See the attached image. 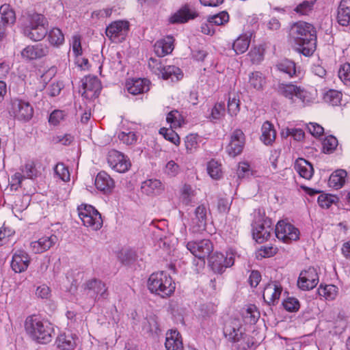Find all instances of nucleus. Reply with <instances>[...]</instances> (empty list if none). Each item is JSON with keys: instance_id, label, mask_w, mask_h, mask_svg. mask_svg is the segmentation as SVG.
Listing matches in <instances>:
<instances>
[{"instance_id": "obj_1", "label": "nucleus", "mask_w": 350, "mask_h": 350, "mask_svg": "<svg viewBox=\"0 0 350 350\" xmlns=\"http://www.w3.org/2000/svg\"><path fill=\"white\" fill-rule=\"evenodd\" d=\"M296 51L306 57L311 56L317 48V31L310 23L299 21L294 23L289 32Z\"/></svg>"}, {"instance_id": "obj_2", "label": "nucleus", "mask_w": 350, "mask_h": 350, "mask_svg": "<svg viewBox=\"0 0 350 350\" xmlns=\"http://www.w3.org/2000/svg\"><path fill=\"white\" fill-rule=\"evenodd\" d=\"M25 329L27 335L35 342L40 344L50 342L54 335L53 325L46 319L31 315L25 321Z\"/></svg>"}, {"instance_id": "obj_3", "label": "nucleus", "mask_w": 350, "mask_h": 350, "mask_svg": "<svg viewBox=\"0 0 350 350\" xmlns=\"http://www.w3.org/2000/svg\"><path fill=\"white\" fill-rule=\"evenodd\" d=\"M22 29L23 34L33 41L42 40L48 33V21L40 14L28 13L23 16Z\"/></svg>"}, {"instance_id": "obj_4", "label": "nucleus", "mask_w": 350, "mask_h": 350, "mask_svg": "<svg viewBox=\"0 0 350 350\" xmlns=\"http://www.w3.org/2000/svg\"><path fill=\"white\" fill-rule=\"evenodd\" d=\"M150 291L163 298L171 296L176 289V284L172 277L164 271L152 273L148 280Z\"/></svg>"}, {"instance_id": "obj_5", "label": "nucleus", "mask_w": 350, "mask_h": 350, "mask_svg": "<svg viewBox=\"0 0 350 350\" xmlns=\"http://www.w3.org/2000/svg\"><path fill=\"white\" fill-rule=\"evenodd\" d=\"M254 222L252 224L253 239L258 243L267 241L271 232V221L265 217V211L260 208L254 212Z\"/></svg>"}, {"instance_id": "obj_6", "label": "nucleus", "mask_w": 350, "mask_h": 350, "mask_svg": "<svg viewBox=\"0 0 350 350\" xmlns=\"http://www.w3.org/2000/svg\"><path fill=\"white\" fill-rule=\"evenodd\" d=\"M224 334L230 341L241 342L240 345L244 350H247L254 345V342L250 337L243 336L242 327L239 321L234 320L225 325Z\"/></svg>"}, {"instance_id": "obj_7", "label": "nucleus", "mask_w": 350, "mask_h": 350, "mask_svg": "<svg viewBox=\"0 0 350 350\" xmlns=\"http://www.w3.org/2000/svg\"><path fill=\"white\" fill-rule=\"evenodd\" d=\"M79 216L83 225L93 230H99L103 226L100 213L92 206L82 204L78 207Z\"/></svg>"}, {"instance_id": "obj_8", "label": "nucleus", "mask_w": 350, "mask_h": 350, "mask_svg": "<svg viewBox=\"0 0 350 350\" xmlns=\"http://www.w3.org/2000/svg\"><path fill=\"white\" fill-rule=\"evenodd\" d=\"M8 109L11 116L20 121L28 122L33 115V108L31 105L21 99L12 100Z\"/></svg>"}, {"instance_id": "obj_9", "label": "nucleus", "mask_w": 350, "mask_h": 350, "mask_svg": "<svg viewBox=\"0 0 350 350\" xmlns=\"http://www.w3.org/2000/svg\"><path fill=\"white\" fill-rule=\"evenodd\" d=\"M84 292L94 303L96 300L106 299L108 296L105 284L99 279L91 278L83 284Z\"/></svg>"}, {"instance_id": "obj_10", "label": "nucleus", "mask_w": 350, "mask_h": 350, "mask_svg": "<svg viewBox=\"0 0 350 350\" xmlns=\"http://www.w3.org/2000/svg\"><path fill=\"white\" fill-rule=\"evenodd\" d=\"M276 237L284 243H288L299 238V230L293 224L284 220L279 221L275 226Z\"/></svg>"}, {"instance_id": "obj_11", "label": "nucleus", "mask_w": 350, "mask_h": 350, "mask_svg": "<svg viewBox=\"0 0 350 350\" xmlns=\"http://www.w3.org/2000/svg\"><path fill=\"white\" fill-rule=\"evenodd\" d=\"M107 162L112 170L119 173L127 172L131 166L129 158L116 150H111L109 152Z\"/></svg>"}, {"instance_id": "obj_12", "label": "nucleus", "mask_w": 350, "mask_h": 350, "mask_svg": "<svg viewBox=\"0 0 350 350\" xmlns=\"http://www.w3.org/2000/svg\"><path fill=\"white\" fill-rule=\"evenodd\" d=\"M234 258L232 254H224L221 252L214 253L209 259V265L215 273H222L226 269L234 265Z\"/></svg>"}, {"instance_id": "obj_13", "label": "nucleus", "mask_w": 350, "mask_h": 350, "mask_svg": "<svg viewBox=\"0 0 350 350\" xmlns=\"http://www.w3.org/2000/svg\"><path fill=\"white\" fill-rule=\"evenodd\" d=\"M129 30V23L126 21H116L109 24L105 31L106 36L115 42L124 40Z\"/></svg>"}, {"instance_id": "obj_14", "label": "nucleus", "mask_w": 350, "mask_h": 350, "mask_svg": "<svg viewBox=\"0 0 350 350\" xmlns=\"http://www.w3.org/2000/svg\"><path fill=\"white\" fill-rule=\"evenodd\" d=\"M186 247L190 252L200 260H204L213 250V245L209 239L189 241Z\"/></svg>"}, {"instance_id": "obj_15", "label": "nucleus", "mask_w": 350, "mask_h": 350, "mask_svg": "<svg viewBox=\"0 0 350 350\" xmlns=\"http://www.w3.org/2000/svg\"><path fill=\"white\" fill-rule=\"evenodd\" d=\"M319 282V275L316 269L309 267L301 272L298 281V286L304 291L314 288Z\"/></svg>"}, {"instance_id": "obj_16", "label": "nucleus", "mask_w": 350, "mask_h": 350, "mask_svg": "<svg viewBox=\"0 0 350 350\" xmlns=\"http://www.w3.org/2000/svg\"><path fill=\"white\" fill-rule=\"evenodd\" d=\"M245 144V135L241 129H235L230 137V141L226 147L228 154L232 157L241 154Z\"/></svg>"}, {"instance_id": "obj_17", "label": "nucleus", "mask_w": 350, "mask_h": 350, "mask_svg": "<svg viewBox=\"0 0 350 350\" xmlns=\"http://www.w3.org/2000/svg\"><path fill=\"white\" fill-rule=\"evenodd\" d=\"M83 96L88 99L97 98L102 89L100 80L96 77H86L83 82Z\"/></svg>"}, {"instance_id": "obj_18", "label": "nucleus", "mask_w": 350, "mask_h": 350, "mask_svg": "<svg viewBox=\"0 0 350 350\" xmlns=\"http://www.w3.org/2000/svg\"><path fill=\"white\" fill-rule=\"evenodd\" d=\"M50 48L44 43H38L35 45L26 46L21 52L23 58L28 60L40 59L49 53Z\"/></svg>"}, {"instance_id": "obj_19", "label": "nucleus", "mask_w": 350, "mask_h": 350, "mask_svg": "<svg viewBox=\"0 0 350 350\" xmlns=\"http://www.w3.org/2000/svg\"><path fill=\"white\" fill-rule=\"evenodd\" d=\"M208 208L204 204L199 205L191 217V228L193 232H200L205 230L207 222Z\"/></svg>"}, {"instance_id": "obj_20", "label": "nucleus", "mask_w": 350, "mask_h": 350, "mask_svg": "<svg viewBox=\"0 0 350 350\" xmlns=\"http://www.w3.org/2000/svg\"><path fill=\"white\" fill-rule=\"evenodd\" d=\"M58 241L56 235L51 234L44 235L38 240L32 241L30 244L32 252L35 254H42L53 247Z\"/></svg>"}, {"instance_id": "obj_21", "label": "nucleus", "mask_w": 350, "mask_h": 350, "mask_svg": "<svg viewBox=\"0 0 350 350\" xmlns=\"http://www.w3.org/2000/svg\"><path fill=\"white\" fill-rule=\"evenodd\" d=\"M198 16V12L192 6L185 4L171 16L170 22L172 24L185 23L191 19L196 18Z\"/></svg>"}, {"instance_id": "obj_22", "label": "nucleus", "mask_w": 350, "mask_h": 350, "mask_svg": "<svg viewBox=\"0 0 350 350\" xmlns=\"http://www.w3.org/2000/svg\"><path fill=\"white\" fill-rule=\"evenodd\" d=\"M282 291V287L278 282H271L267 284L264 288L263 299L269 306L275 305L278 303Z\"/></svg>"}, {"instance_id": "obj_23", "label": "nucleus", "mask_w": 350, "mask_h": 350, "mask_svg": "<svg viewBox=\"0 0 350 350\" xmlns=\"http://www.w3.org/2000/svg\"><path fill=\"white\" fill-rule=\"evenodd\" d=\"M31 262L29 255L24 250H18L12 256L11 267L15 273L25 271Z\"/></svg>"}, {"instance_id": "obj_24", "label": "nucleus", "mask_w": 350, "mask_h": 350, "mask_svg": "<svg viewBox=\"0 0 350 350\" xmlns=\"http://www.w3.org/2000/svg\"><path fill=\"white\" fill-rule=\"evenodd\" d=\"M174 39L167 36L157 40L154 45V51L159 57H164L171 53L174 49Z\"/></svg>"}, {"instance_id": "obj_25", "label": "nucleus", "mask_w": 350, "mask_h": 350, "mask_svg": "<svg viewBox=\"0 0 350 350\" xmlns=\"http://www.w3.org/2000/svg\"><path fill=\"white\" fill-rule=\"evenodd\" d=\"M142 192L148 196H158L165 189L164 185L158 179H148L142 184Z\"/></svg>"}, {"instance_id": "obj_26", "label": "nucleus", "mask_w": 350, "mask_h": 350, "mask_svg": "<svg viewBox=\"0 0 350 350\" xmlns=\"http://www.w3.org/2000/svg\"><path fill=\"white\" fill-rule=\"evenodd\" d=\"M165 347L166 350H183L182 338L178 331L172 329L166 333Z\"/></svg>"}, {"instance_id": "obj_27", "label": "nucleus", "mask_w": 350, "mask_h": 350, "mask_svg": "<svg viewBox=\"0 0 350 350\" xmlns=\"http://www.w3.org/2000/svg\"><path fill=\"white\" fill-rule=\"evenodd\" d=\"M336 19L340 25L346 27L350 24V0H341Z\"/></svg>"}, {"instance_id": "obj_28", "label": "nucleus", "mask_w": 350, "mask_h": 350, "mask_svg": "<svg viewBox=\"0 0 350 350\" xmlns=\"http://www.w3.org/2000/svg\"><path fill=\"white\" fill-rule=\"evenodd\" d=\"M95 185L101 191L110 192L114 187V181L105 172H100L96 177Z\"/></svg>"}, {"instance_id": "obj_29", "label": "nucleus", "mask_w": 350, "mask_h": 350, "mask_svg": "<svg viewBox=\"0 0 350 350\" xmlns=\"http://www.w3.org/2000/svg\"><path fill=\"white\" fill-rule=\"evenodd\" d=\"M295 98L296 103L301 107L310 105L313 103L316 99L315 91L310 92L304 88L298 86V91L296 92Z\"/></svg>"}, {"instance_id": "obj_30", "label": "nucleus", "mask_w": 350, "mask_h": 350, "mask_svg": "<svg viewBox=\"0 0 350 350\" xmlns=\"http://www.w3.org/2000/svg\"><path fill=\"white\" fill-rule=\"evenodd\" d=\"M295 170L302 178L310 180L314 174V169L310 163L304 159L299 158L295 161Z\"/></svg>"}, {"instance_id": "obj_31", "label": "nucleus", "mask_w": 350, "mask_h": 350, "mask_svg": "<svg viewBox=\"0 0 350 350\" xmlns=\"http://www.w3.org/2000/svg\"><path fill=\"white\" fill-rule=\"evenodd\" d=\"M150 81L146 79H133L127 83L128 92L133 95H137L149 90Z\"/></svg>"}, {"instance_id": "obj_32", "label": "nucleus", "mask_w": 350, "mask_h": 350, "mask_svg": "<svg viewBox=\"0 0 350 350\" xmlns=\"http://www.w3.org/2000/svg\"><path fill=\"white\" fill-rule=\"evenodd\" d=\"M278 70L287 75L290 78L297 76L299 72L297 70L295 63L288 59H282L275 65Z\"/></svg>"}, {"instance_id": "obj_33", "label": "nucleus", "mask_w": 350, "mask_h": 350, "mask_svg": "<svg viewBox=\"0 0 350 350\" xmlns=\"http://www.w3.org/2000/svg\"><path fill=\"white\" fill-rule=\"evenodd\" d=\"M276 89L279 94L288 98L293 103H296L295 97L297 91H298L297 85H294L292 83H279Z\"/></svg>"}, {"instance_id": "obj_34", "label": "nucleus", "mask_w": 350, "mask_h": 350, "mask_svg": "<svg viewBox=\"0 0 350 350\" xmlns=\"http://www.w3.org/2000/svg\"><path fill=\"white\" fill-rule=\"evenodd\" d=\"M261 131V141L265 145H272V144L275 142L276 136V132L274 129L273 125L269 122L267 121L263 123Z\"/></svg>"}, {"instance_id": "obj_35", "label": "nucleus", "mask_w": 350, "mask_h": 350, "mask_svg": "<svg viewBox=\"0 0 350 350\" xmlns=\"http://www.w3.org/2000/svg\"><path fill=\"white\" fill-rule=\"evenodd\" d=\"M251 35L244 33L240 35L233 42L232 48L236 54L244 53L249 48Z\"/></svg>"}, {"instance_id": "obj_36", "label": "nucleus", "mask_w": 350, "mask_h": 350, "mask_svg": "<svg viewBox=\"0 0 350 350\" xmlns=\"http://www.w3.org/2000/svg\"><path fill=\"white\" fill-rule=\"evenodd\" d=\"M57 346L62 350H72L76 346V339L72 334H61L56 340Z\"/></svg>"}, {"instance_id": "obj_37", "label": "nucleus", "mask_w": 350, "mask_h": 350, "mask_svg": "<svg viewBox=\"0 0 350 350\" xmlns=\"http://www.w3.org/2000/svg\"><path fill=\"white\" fill-rule=\"evenodd\" d=\"M248 84L256 90H262L266 84V78L262 72L254 71L249 75Z\"/></svg>"}, {"instance_id": "obj_38", "label": "nucleus", "mask_w": 350, "mask_h": 350, "mask_svg": "<svg viewBox=\"0 0 350 350\" xmlns=\"http://www.w3.org/2000/svg\"><path fill=\"white\" fill-rule=\"evenodd\" d=\"M317 291L319 296L328 301L334 300L338 293V288L334 284H321Z\"/></svg>"}, {"instance_id": "obj_39", "label": "nucleus", "mask_w": 350, "mask_h": 350, "mask_svg": "<svg viewBox=\"0 0 350 350\" xmlns=\"http://www.w3.org/2000/svg\"><path fill=\"white\" fill-rule=\"evenodd\" d=\"M347 172L343 170H338L333 172L329 178V185L336 189H340L345 183Z\"/></svg>"}, {"instance_id": "obj_40", "label": "nucleus", "mask_w": 350, "mask_h": 350, "mask_svg": "<svg viewBox=\"0 0 350 350\" xmlns=\"http://www.w3.org/2000/svg\"><path fill=\"white\" fill-rule=\"evenodd\" d=\"M16 21L14 10L8 4L1 5V24L11 26Z\"/></svg>"}, {"instance_id": "obj_41", "label": "nucleus", "mask_w": 350, "mask_h": 350, "mask_svg": "<svg viewBox=\"0 0 350 350\" xmlns=\"http://www.w3.org/2000/svg\"><path fill=\"white\" fill-rule=\"evenodd\" d=\"M161 72L160 77L165 80H179L183 76L181 70L175 66H164Z\"/></svg>"}, {"instance_id": "obj_42", "label": "nucleus", "mask_w": 350, "mask_h": 350, "mask_svg": "<svg viewBox=\"0 0 350 350\" xmlns=\"http://www.w3.org/2000/svg\"><path fill=\"white\" fill-rule=\"evenodd\" d=\"M202 139L198 134H189L185 139V146L187 153L196 152Z\"/></svg>"}, {"instance_id": "obj_43", "label": "nucleus", "mask_w": 350, "mask_h": 350, "mask_svg": "<svg viewBox=\"0 0 350 350\" xmlns=\"http://www.w3.org/2000/svg\"><path fill=\"white\" fill-rule=\"evenodd\" d=\"M206 170L208 174L213 179L219 180L223 176L221 164L215 159H211L208 162Z\"/></svg>"}, {"instance_id": "obj_44", "label": "nucleus", "mask_w": 350, "mask_h": 350, "mask_svg": "<svg viewBox=\"0 0 350 350\" xmlns=\"http://www.w3.org/2000/svg\"><path fill=\"white\" fill-rule=\"evenodd\" d=\"M48 40L52 46L59 47L64 43V35L60 29L53 28L48 33Z\"/></svg>"}, {"instance_id": "obj_45", "label": "nucleus", "mask_w": 350, "mask_h": 350, "mask_svg": "<svg viewBox=\"0 0 350 350\" xmlns=\"http://www.w3.org/2000/svg\"><path fill=\"white\" fill-rule=\"evenodd\" d=\"M240 111V100L239 95L230 94L228 101V112L231 116H236Z\"/></svg>"}, {"instance_id": "obj_46", "label": "nucleus", "mask_w": 350, "mask_h": 350, "mask_svg": "<svg viewBox=\"0 0 350 350\" xmlns=\"http://www.w3.org/2000/svg\"><path fill=\"white\" fill-rule=\"evenodd\" d=\"M21 172L24 178L33 179L39 174V171L36 167V164L33 161H28L24 165L21 167Z\"/></svg>"}, {"instance_id": "obj_47", "label": "nucleus", "mask_w": 350, "mask_h": 350, "mask_svg": "<svg viewBox=\"0 0 350 350\" xmlns=\"http://www.w3.org/2000/svg\"><path fill=\"white\" fill-rule=\"evenodd\" d=\"M316 0H306L298 4L294 11L300 16L308 15L313 10Z\"/></svg>"}, {"instance_id": "obj_48", "label": "nucleus", "mask_w": 350, "mask_h": 350, "mask_svg": "<svg viewBox=\"0 0 350 350\" xmlns=\"http://www.w3.org/2000/svg\"><path fill=\"white\" fill-rule=\"evenodd\" d=\"M338 145V139L333 135H329L323 141V152L326 154H331L336 150Z\"/></svg>"}, {"instance_id": "obj_49", "label": "nucleus", "mask_w": 350, "mask_h": 350, "mask_svg": "<svg viewBox=\"0 0 350 350\" xmlns=\"http://www.w3.org/2000/svg\"><path fill=\"white\" fill-rule=\"evenodd\" d=\"M338 200V198L331 194H321L318 197V204L323 208H329L333 204H336Z\"/></svg>"}, {"instance_id": "obj_50", "label": "nucleus", "mask_w": 350, "mask_h": 350, "mask_svg": "<svg viewBox=\"0 0 350 350\" xmlns=\"http://www.w3.org/2000/svg\"><path fill=\"white\" fill-rule=\"evenodd\" d=\"M342 94L335 90H329L323 95L325 102L332 105H337L340 103Z\"/></svg>"}, {"instance_id": "obj_51", "label": "nucleus", "mask_w": 350, "mask_h": 350, "mask_svg": "<svg viewBox=\"0 0 350 350\" xmlns=\"http://www.w3.org/2000/svg\"><path fill=\"white\" fill-rule=\"evenodd\" d=\"M159 133L163 136V137L173 143L175 145L180 144V137L178 134L172 129H167L165 127L161 128Z\"/></svg>"}, {"instance_id": "obj_52", "label": "nucleus", "mask_w": 350, "mask_h": 350, "mask_svg": "<svg viewBox=\"0 0 350 350\" xmlns=\"http://www.w3.org/2000/svg\"><path fill=\"white\" fill-rule=\"evenodd\" d=\"M118 137L121 142L128 146L135 144L137 140L135 133L133 131L120 132L118 133Z\"/></svg>"}, {"instance_id": "obj_53", "label": "nucleus", "mask_w": 350, "mask_h": 350, "mask_svg": "<svg viewBox=\"0 0 350 350\" xmlns=\"http://www.w3.org/2000/svg\"><path fill=\"white\" fill-rule=\"evenodd\" d=\"M229 21L228 12L223 11L217 14L211 16L208 18V22L215 25H223Z\"/></svg>"}, {"instance_id": "obj_54", "label": "nucleus", "mask_w": 350, "mask_h": 350, "mask_svg": "<svg viewBox=\"0 0 350 350\" xmlns=\"http://www.w3.org/2000/svg\"><path fill=\"white\" fill-rule=\"evenodd\" d=\"M194 196L195 192L191 187L188 185H185L181 192V200L186 205L191 204L193 201Z\"/></svg>"}, {"instance_id": "obj_55", "label": "nucleus", "mask_w": 350, "mask_h": 350, "mask_svg": "<svg viewBox=\"0 0 350 350\" xmlns=\"http://www.w3.org/2000/svg\"><path fill=\"white\" fill-rule=\"evenodd\" d=\"M264 52V48L261 45H259L252 48L248 55L254 64H258L262 60Z\"/></svg>"}, {"instance_id": "obj_56", "label": "nucleus", "mask_w": 350, "mask_h": 350, "mask_svg": "<svg viewBox=\"0 0 350 350\" xmlns=\"http://www.w3.org/2000/svg\"><path fill=\"white\" fill-rule=\"evenodd\" d=\"M225 115V105L224 103H216L211 109L210 118L212 120H219Z\"/></svg>"}, {"instance_id": "obj_57", "label": "nucleus", "mask_w": 350, "mask_h": 350, "mask_svg": "<svg viewBox=\"0 0 350 350\" xmlns=\"http://www.w3.org/2000/svg\"><path fill=\"white\" fill-rule=\"evenodd\" d=\"M282 305L286 310L291 312H297L300 307L299 301L293 297H288L283 301Z\"/></svg>"}, {"instance_id": "obj_58", "label": "nucleus", "mask_w": 350, "mask_h": 350, "mask_svg": "<svg viewBox=\"0 0 350 350\" xmlns=\"http://www.w3.org/2000/svg\"><path fill=\"white\" fill-rule=\"evenodd\" d=\"M55 174L63 181L70 180V173L68 167L62 163H57L55 167Z\"/></svg>"}, {"instance_id": "obj_59", "label": "nucleus", "mask_w": 350, "mask_h": 350, "mask_svg": "<svg viewBox=\"0 0 350 350\" xmlns=\"http://www.w3.org/2000/svg\"><path fill=\"white\" fill-rule=\"evenodd\" d=\"M148 67L153 73L160 77L164 66L160 58L150 57L148 60Z\"/></svg>"}, {"instance_id": "obj_60", "label": "nucleus", "mask_w": 350, "mask_h": 350, "mask_svg": "<svg viewBox=\"0 0 350 350\" xmlns=\"http://www.w3.org/2000/svg\"><path fill=\"white\" fill-rule=\"evenodd\" d=\"M338 77L343 83L350 85V64L345 63L340 66L338 70Z\"/></svg>"}, {"instance_id": "obj_61", "label": "nucleus", "mask_w": 350, "mask_h": 350, "mask_svg": "<svg viewBox=\"0 0 350 350\" xmlns=\"http://www.w3.org/2000/svg\"><path fill=\"white\" fill-rule=\"evenodd\" d=\"M119 258L124 264L129 265L135 260L136 254L131 250H124L120 252Z\"/></svg>"}, {"instance_id": "obj_62", "label": "nucleus", "mask_w": 350, "mask_h": 350, "mask_svg": "<svg viewBox=\"0 0 350 350\" xmlns=\"http://www.w3.org/2000/svg\"><path fill=\"white\" fill-rule=\"evenodd\" d=\"M113 12V9L107 8L101 10H97L92 12L91 16L92 19L103 20L109 17Z\"/></svg>"}, {"instance_id": "obj_63", "label": "nucleus", "mask_w": 350, "mask_h": 350, "mask_svg": "<svg viewBox=\"0 0 350 350\" xmlns=\"http://www.w3.org/2000/svg\"><path fill=\"white\" fill-rule=\"evenodd\" d=\"M180 115L177 111H172L167 115L166 120L170 124L171 129L180 126L179 120Z\"/></svg>"}, {"instance_id": "obj_64", "label": "nucleus", "mask_w": 350, "mask_h": 350, "mask_svg": "<svg viewBox=\"0 0 350 350\" xmlns=\"http://www.w3.org/2000/svg\"><path fill=\"white\" fill-rule=\"evenodd\" d=\"M65 117V113L62 110H54L49 116V122L54 126L59 124Z\"/></svg>"}]
</instances>
